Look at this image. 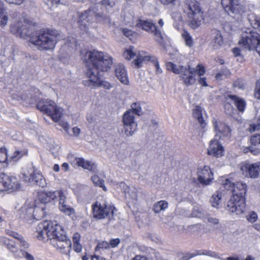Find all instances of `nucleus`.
I'll list each match as a JSON object with an SVG mask.
<instances>
[{
    "mask_svg": "<svg viewBox=\"0 0 260 260\" xmlns=\"http://www.w3.org/2000/svg\"><path fill=\"white\" fill-rule=\"evenodd\" d=\"M6 233L10 236H11L15 239H17L19 238V236H20L19 234H18L17 233L14 232L11 230L7 229L6 230Z\"/></svg>",
    "mask_w": 260,
    "mask_h": 260,
    "instance_id": "nucleus-56",
    "label": "nucleus"
},
{
    "mask_svg": "<svg viewBox=\"0 0 260 260\" xmlns=\"http://www.w3.org/2000/svg\"><path fill=\"white\" fill-rule=\"evenodd\" d=\"M123 33L124 36L127 37H129L130 36H132V31L127 28L123 29Z\"/></svg>",
    "mask_w": 260,
    "mask_h": 260,
    "instance_id": "nucleus-63",
    "label": "nucleus"
},
{
    "mask_svg": "<svg viewBox=\"0 0 260 260\" xmlns=\"http://www.w3.org/2000/svg\"><path fill=\"white\" fill-rule=\"evenodd\" d=\"M198 179L203 185L210 184L213 179V174L210 167L205 166L203 168H199L198 171Z\"/></svg>",
    "mask_w": 260,
    "mask_h": 260,
    "instance_id": "nucleus-14",
    "label": "nucleus"
},
{
    "mask_svg": "<svg viewBox=\"0 0 260 260\" xmlns=\"http://www.w3.org/2000/svg\"><path fill=\"white\" fill-rule=\"evenodd\" d=\"M76 164L78 166L82 167L85 169H87L92 173H96L97 165L94 163L85 160L82 158H76Z\"/></svg>",
    "mask_w": 260,
    "mask_h": 260,
    "instance_id": "nucleus-24",
    "label": "nucleus"
},
{
    "mask_svg": "<svg viewBox=\"0 0 260 260\" xmlns=\"http://www.w3.org/2000/svg\"><path fill=\"white\" fill-rule=\"evenodd\" d=\"M115 75L117 79L123 84H127L128 80L125 68L123 64H118L115 69Z\"/></svg>",
    "mask_w": 260,
    "mask_h": 260,
    "instance_id": "nucleus-25",
    "label": "nucleus"
},
{
    "mask_svg": "<svg viewBox=\"0 0 260 260\" xmlns=\"http://www.w3.org/2000/svg\"><path fill=\"white\" fill-rule=\"evenodd\" d=\"M8 15L7 11L3 8H0V26L5 27L8 21Z\"/></svg>",
    "mask_w": 260,
    "mask_h": 260,
    "instance_id": "nucleus-35",
    "label": "nucleus"
},
{
    "mask_svg": "<svg viewBox=\"0 0 260 260\" xmlns=\"http://www.w3.org/2000/svg\"><path fill=\"white\" fill-rule=\"evenodd\" d=\"M223 43V38L221 33L217 30H213L212 31V40L210 45L214 49H218Z\"/></svg>",
    "mask_w": 260,
    "mask_h": 260,
    "instance_id": "nucleus-26",
    "label": "nucleus"
},
{
    "mask_svg": "<svg viewBox=\"0 0 260 260\" xmlns=\"http://www.w3.org/2000/svg\"><path fill=\"white\" fill-rule=\"evenodd\" d=\"M199 83L203 86L207 87L208 86L206 82V78L204 77H200L199 80Z\"/></svg>",
    "mask_w": 260,
    "mask_h": 260,
    "instance_id": "nucleus-60",
    "label": "nucleus"
},
{
    "mask_svg": "<svg viewBox=\"0 0 260 260\" xmlns=\"http://www.w3.org/2000/svg\"><path fill=\"white\" fill-rule=\"evenodd\" d=\"M228 96L230 99L234 102V104L240 112H243L244 111L246 102L244 99L235 95H229Z\"/></svg>",
    "mask_w": 260,
    "mask_h": 260,
    "instance_id": "nucleus-28",
    "label": "nucleus"
},
{
    "mask_svg": "<svg viewBox=\"0 0 260 260\" xmlns=\"http://www.w3.org/2000/svg\"><path fill=\"white\" fill-rule=\"evenodd\" d=\"M60 190L53 191H40L38 192L37 200L41 203L45 204L54 200L59 194Z\"/></svg>",
    "mask_w": 260,
    "mask_h": 260,
    "instance_id": "nucleus-21",
    "label": "nucleus"
},
{
    "mask_svg": "<svg viewBox=\"0 0 260 260\" xmlns=\"http://www.w3.org/2000/svg\"><path fill=\"white\" fill-rule=\"evenodd\" d=\"M51 244L54 247H56L60 250H64V253H68L70 252L72 243L69 239H68L67 237L66 239H60L58 241L52 240Z\"/></svg>",
    "mask_w": 260,
    "mask_h": 260,
    "instance_id": "nucleus-23",
    "label": "nucleus"
},
{
    "mask_svg": "<svg viewBox=\"0 0 260 260\" xmlns=\"http://www.w3.org/2000/svg\"><path fill=\"white\" fill-rule=\"evenodd\" d=\"M134 112L132 110L127 111L123 116L124 133L126 137L132 136L137 129V123L134 120Z\"/></svg>",
    "mask_w": 260,
    "mask_h": 260,
    "instance_id": "nucleus-10",
    "label": "nucleus"
},
{
    "mask_svg": "<svg viewBox=\"0 0 260 260\" xmlns=\"http://www.w3.org/2000/svg\"><path fill=\"white\" fill-rule=\"evenodd\" d=\"M196 74H197L199 76H201L205 74V70L203 66L198 64L195 69Z\"/></svg>",
    "mask_w": 260,
    "mask_h": 260,
    "instance_id": "nucleus-52",
    "label": "nucleus"
},
{
    "mask_svg": "<svg viewBox=\"0 0 260 260\" xmlns=\"http://www.w3.org/2000/svg\"><path fill=\"white\" fill-rule=\"evenodd\" d=\"M124 192L125 196L126 197V196L128 195V197L132 200V201L137 200L138 195L136 188L127 187L125 189Z\"/></svg>",
    "mask_w": 260,
    "mask_h": 260,
    "instance_id": "nucleus-37",
    "label": "nucleus"
},
{
    "mask_svg": "<svg viewBox=\"0 0 260 260\" xmlns=\"http://www.w3.org/2000/svg\"><path fill=\"white\" fill-rule=\"evenodd\" d=\"M7 154L6 149H0V169L8 166Z\"/></svg>",
    "mask_w": 260,
    "mask_h": 260,
    "instance_id": "nucleus-34",
    "label": "nucleus"
},
{
    "mask_svg": "<svg viewBox=\"0 0 260 260\" xmlns=\"http://www.w3.org/2000/svg\"><path fill=\"white\" fill-rule=\"evenodd\" d=\"M136 55L135 53L133 51L132 49L130 48L126 50L123 54V57L129 60L134 56Z\"/></svg>",
    "mask_w": 260,
    "mask_h": 260,
    "instance_id": "nucleus-47",
    "label": "nucleus"
},
{
    "mask_svg": "<svg viewBox=\"0 0 260 260\" xmlns=\"http://www.w3.org/2000/svg\"><path fill=\"white\" fill-rule=\"evenodd\" d=\"M233 86L235 87H237L238 88H243L244 87V83L243 81L241 79H237L236 80L234 83Z\"/></svg>",
    "mask_w": 260,
    "mask_h": 260,
    "instance_id": "nucleus-54",
    "label": "nucleus"
},
{
    "mask_svg": "<svg viewBox=\"0 0 260 260\" xmlns=\"http://www.w3.org/2000/svg\"><path fill=\"white\" fill-rule=\"evenodd\" d=\"M193 115L194 118L197 119L200 123L202 127H204L206 125L205 121L202 116V109L199 106H197L193 111Z\"/></svg>",
    "mask_w": 260,
    "mask_h": 260,
    "instance_id": "nucleus-32",
    "label": "nucleus"
},
{
    "mask_svg": "<svg viewBox=\"0 0 260 260\" xmlns=\"http://www.w3.org/2000/svg\"><path fill=\"white\" fill-rule=\"evenodd\" d=\"M10 30L17 37L22 38L29 37L28 43L40 51L52 50L58 40L59 34L56 30L43 29L35 31L34 26L25 21L13 24Z\"/></svg>",
    "mask_w": 260,
    "mask_h": 260,
    "instance_id": "nucleus-1",
    "label": "nucleus"
},
{
    "mask_svg": "<svg viewBox=\"0 0 260 260\" xmlns=\"http://www.w3.org/2000/svg\"><path fill=\"white\" fill-rule=\"evenodd\" d=\"M131 110L134 112V114H135L139 116L142 115V109L140 103H133L131 105Z\"/></svg>",
    "mask_w": 260,
    "mask_h": 260,
    "instance_id": "nucleus-42",
    "label": "nucleus"
},
{
    "mask_svg": "<svg viewBox=\"0 0 260 260\" xmlns=\"http://www.w3.org/2000/svg\"><path fill=\"white\" fill-rule=\"evenodd\" d=\"M6 2L9 3V4H14L15 5H20L22 3L24 0H5Z\"/></svg>",
    "mask_w": 260,
    "mask_h": 260,
    "instance_id": "nucleus-62",
    "label": "nucleus"
},
{
    "mask_svg": "<svg viewBox=\"0 0 260 260\" xmlns=\"http://www.w3.org/2000/svg\"><path fill=\"white\" fill-rule=\"evenodd\" d=\"M27 153V150L25 149L23 150H16L13 154L11 156V158L17 160L20 159L23 155H26Z\"/></svg>",
    "mask_w": 260,
    "mask_h": 260,
    "instance_id": "nucleus-43",
    "label": "nucleus"
},
{
    "mask_svg": "<svg viewBox=\"0 0 260 260\" xmlns=\"http://www.w3.org/2000/svg\"><path fill=\"white\" fill-rule=\"evenodd\" d=\"M221 5L229 15L237 20L241 18L245 11L240 0H221Z\"/></svg>",
    "mask_w": 260,
    "mask_h": 260,
    "instance_id": "nucleus-8",
    "label": "nucleus"
},
{
    "mask_svg": "<svg viewBox=\"0 0 260 260\" xmlns=\"http://www.w3.org/2000/svg\"><path fill=\"white\" fill-rule=\"evenodd\" d=\"M35 236L38 240L44 242L49 240L52 243V240L66 239V235L59 224L53 223L51 221L44 220L37 226Z\"/></svg>",
    "mask_w": 260,
    "mask_h": 260,
    "instance_id": "nucleus-4",
    "label": "nucleus"
},
{
    "mask_svg": "<svg viewBox=\"0 0 260 260\" xmlns=\"http://www.w3.org/2000/svg\"><path fill=\"white\" fill-rule=\"evenodd\" d=\"M230 75V71L227 68H223L216 74V79L217 80H222L224 78L228 77Z\"/></svg>",
    "mask_w": 260,
    "mask_h": 260,
    "instance_id": "nucleus-41",
    "label": "nucleus"
},
{
    "mask_svg": "<svg viewBox=\"0 0 260 260\" xmlns=\"http://www.w3.org/2000/svg\"><path fill=\"white\" fill-rule=\"evenodd\" d=\"M180 77L186 86L193 84L196 81L195 69L190 68V66H185Z\"/></svg>",
    "mask_w": 260,
    "mask_h": 260,
    "instance_id": "nucleus-17",
    "label": "nucleus"
},
{
    "mask_svg": "<svg viewBox=\"0 0 260 260\" xmlns=\"http://www.w3.org/2000/svg\"><path fill=\"white\" fill-rule=\"evenodd\" d=\"M248 19L251 25L254 28L257 27L258 24L260 23V17L253 13L248 15Z\"/></svg>",
    "mask_w": 260,
    "mask_h": 260,
    "instance_id": "nucleus-36",
    "label": "nucleus"
},
{
    "mask_svg": "<svg viewBox=\"0 0 260 260\" xmlns=\"http://www.w3.org/2000/svg\"><path fill=\"white\" fill-rule=\"evenodd\" d=\"M80 235L79 234L76 233H75L73 237V243H78L80 240Z\"/></svg>",
    "mask_w": 260,
    "mask_h": 260,
    "instance_id": "nucleus-61",
    "label": "nucleus"
},
{
    "mask_svg": "<svg viewBox=\"0 0 260 260\" xmlns=\"http://www.w3.org/2000/svg\"><path fill=\"white\" fill-rule=\"evenodd\" d=\"M187 14L190 19V25L193 29L199 27L204 20L203 12L199 2L191 1L188 5Z\"/></svg>",
    "mask_w": 260,
    "mask_h": 260,
    "instance_id": "nucleus-7",
    "label": "nucleus"
},
{
    "mask_svg": "<svg viewBox=\"0 0 260 260\" xmlns=\"http://www.w3.org/2000/svg\"><path fill=\"white\" fill-rule=\"evenodd\" d=\"M217 137L219 136L216 135L215 138L210 142L208 154L218 157L223 155V147L219 142Z\"/></svg>",
    "mask_w": 260,
    "mask_h": 260,
    "instance_id": "nucleus-16",
    "label": "nucleus"
},
{
    "mask_svg": "<svg viewBox=\"0 0 260 260\" xmlns=\"http://www.w3.org/2000/svg\"><path fill=\"white\" fill-rule=\"evenodd\" d=\"M241 170L246 177L256 178L260 174V161L245 164L241 167Z\"/></svg>",
    "mask_w": 260,
    "mask_h": 260,
    "instance_id": "nucleus-13",
    "label": "nucleus"
},
{
    "mask_svg": "<svg viewBox=\"0 0 260 260\" xmlns=\"http://www.w3.org/2000/svg\"><path fill=\"white\" fill-rule=\"evenodd\" d=\"M168 207V203L167 201L161 200L154 204L153 210L156 213H158L161 211L165 210Z\"/></svg>",
    "mask_w": 260,
    "mask_h": 260,
    "instance_id": "nucleus-31",
    "label": "nucleus"
},
{
    "mask_svg": "<svg viewBox=\"0 0 260 260\" xmlns=\"http://www.w3.org/2000/svg\"><path fill=\"white\" fill-rule=\"evenodd\" d=\"M177 0H159L160 3L165 6H174Z\"/></svg>",
    "mask_w": 260,
    "mask_h": 260,
    "instance_id": "nucleus-55",
    "label": "nucleus"
},
{
    "mask_svg": "<svg viewBox=\"0 0 260 260\" xmlns=\"http://www.w3.org/2000/svg\"><path fill=\"white\" fill-rule=\"evenodd\" d=\"M222 185L227 190H232L233 196L228 202L226 207L231 213L240 215L243 213L245 208V198L247 185L242 182L235 183L231 178L223 181Z\"/></svg>",
    "mask_w": 260,
    "mask_h": 260,
    "instance_id": "nucleus-3",
    "label": "nucleus"
},
{
    "mask_svg": "<svg viewBox=\"0 0 260 260\" xmlns=\"http://www.w3.org/2000/svg\"><path fill=\"white\" fill-rule=\"evenodd\" d=\"M213 124L216 135H218L219 137H217L218 139H220L222 137L230 138L231 136V129L230 127L221 121H218L216 120H213Z\"/></svg>",
    "mask_w": 260,
    "mask_h": 260,
    "instance_id": "nucleus-18",
    "label": "nucleus"
},
{
    "mask_svg": "<svg viewBox=\"0 0 260 260\" xmlns=\"http://www.w3.org/2000/svg\"><path fill=\"white\" fill-rule=\"evenodd\" d=\"M221 192L219 191L215 192L211 197L210 202L212 207L217 209L218 206L221 203Z\"/></svg>",
    "mask_w": 260,
    "mask_h": 260,
    "instance_id": "nucleus-33",
    "label": "nucleus"
},
{
    "mask_svg": "<svg viewBox=\"0 0 260 260\" xmlns=\"http://www.w3.org/2000/svg\"><path fill=\"white\" fill-rule=\"evenodd\" d=\"M110 248V245L108 242L106 241H101L99 242L98 245L95 248V251L100 250V249H108Z\"/></svg>",
    "mask_w": 260,
    "mask_h": 260,
    "instance_id": "nucleus-46",
    "label": "nucleus"
},
{
    "mask_svg": "<svg viewBox=\"0 0 260 260\" xmlns=\"http://www.w3.org/2000/svg\"><path fill=\"white\" fill-rule=\"evenodd\" d=\"M73 249L76 252L79 253L81 251L82 246L79 242L73 243Z\"/></svg>",
    "mask_w": 260,
    "mask_h": 260,
    "instance_id": "nucleus-59",
    "label": "nucleus"
},
{
    "mask_svg": "<svg viewBox=\"0 0 260 260\" xmlns=\"http://www.w3.org/2000/svg\"><path fill=\"white\" fill-rule=\"evenodd\" d=\"M115 207L108 206L106 203L96 202L92 205L93 217L98 219L106 218L110 219L114 214Z\"/></svg>",
    "mask_w": 260,
    "mask_h": 260,
    "instance_id": "nucleus-9",
    "label": "nucleus"
},
{
    "mask_svg": "<svg viewBox=\"0 0 260 260\" xmlns=\"http://www.w3.org/2000/svg\"><path fill=\"white\" fill-rule=\"evenodd\" d=\"M205 221L209 223L210 225L216 226V228L219 224V219L210 215H207L204 218Z\"/></svg>",
    "mask_w": 260,
    "mask_h": 260,
    "instance_id": "nucleus-38",
    "label": "nucleus"
},
{
    "mask_svg": "<svg viewBox=\"0 0 260 260\" xmlns=\"http://www.w3.org/2000/svg\"><path fill=\"white\" fill-rule=\"evenodd\" d=\"M91 179L95 185L102 187L104 191H106L107 189L105 186L104 181L103 179H101L98 176L94 175L91 177Z\"/></svg>",
    "mask_w": 260,
    "mask_h": 260,
    "instance_id": "nucleus-39",
    "label": "nucleus"
},
{
    "mask_svg": "<svg viewBox=\"0 0 260 260\" xmlns=\"http://www.w3.org/2000/svg\"><path fill=\"white\" fill-rule=\"evenodd\" d=\"M100 3L107 10L112 8L115 5L114 2L110 0H103Z\"/></svg>",
    "mask_w": 260,
    "mask_h": 260,
    "instance_id": "nucleus-48",
    "label": "nucleus"
},
{
    "mask_svg": "<svg viewBox=\"0 0 260 260\" xmlns=\"http://www.w3.org/2000/svg\"><path fill=\"white\" fill-rule=\"evenodd\" d=\"M182 36L185 42L186 45L189 47H191L193 44L192 40L189 34L187 32H184Z\"/></svg>",
    "mask_w": 260,
    "mask_h": 260,
    "instance_id": "nucleus-45",
    "label": "nucleus"
},
{
    "mask_svg": "<svg viewBox=\"0 0 260 260\" xmlns=\"http://www.w3.org/2000/svg\"><path fill=\"white\" fill-rule=\"evenodd\" d=\"M185 66L181 65H177L171 62H168L166 63V69L167 70L171 71L176 74H181Z\"/></svg>",
    "mask_w": 260,
    "mask_h": 260,
    "instance_id": "nucleus-29",
    "label": "nucleus"
},
{
    "mask_svg": "<svg viewBox=\"0 0 260 260\" xmlns=\"http://www.w3.org/2000/svg\"><path fill=\"white\" fill-rule=\"evenodd\" d=\"M90 20V16L88 15V11H84L79 16L78 21L79 26L81 30L86 31L88 28Z\"/></svg>",
    "mask_w": 260,
    "mask_h": 260,
    "instance_id": "nucleus-27",
    "label": "nucleus"
},
{
    "mask_svg": "<svg viewBox=\"0 0 260 260\" xmlns=\"http://www.w3.org/2000/svg\"><path fill=\"white\" fill-rule=\"evenodd\" d=\"M59 198V209L60 211L67 215L70 216L75 213V210L66 204V197L62 190H60Z\"/></svg>",
    "mask_w": 260,
    "mask_h": 260,
    "instance_id": "nucleus-20",
    "label": "nucleus"
},
{
    "mask_svg": "<svg viewBox=\"0 0 260 260\" xmlns=\"http://www.w3.org/2000/svg\"><path fill=\"white\" fill-rule=\"evenodd\" d=\"M21 188V184L17 178L13 176L7 175V191L12 192L17 191Z\"/></svg>",
    "mask_w": 260,
    "mask_h": 260,
    "instance_id": "nucleus-22",
    "label": "nucleus"
},
{
    "mask_svg": "<svg viewBox=\"0 0 260 260\" xmlns=\"http://www.w3.org/2000/svg\"><path fill=\"white\" fill-rule=\"evenodd\" d=\"M45 209L44 207H36L34 209L30 208L28 209V211L30 212V211H32L33 217L36 220H40L45 215L46 212L45 211Z\"/></svg>",
    "mask_w": 260,
    "mask_h": 260,
    "instance_id": "nucleus-30",
    "label": "nucleus"
},
{
    "mask_svg": "<svg viewBox=\"0 0 260 260\" xmlns=\"http://www.w3.org/2000/svg\"><path fill=\"white\" fill-rule=\"evenodd\" d=\"M58 125L62 127L64 130L68 133V131L69 129V125L68 122L64 121H59Z\"/></svg>",
    "mask_w": 260,
    "mask_h": 260,
    "instance_id": "nucleus-58",
    "label": "nucleus"
},
{
    "mask_svg": "<svg viewBox=\"0 0 260 260\" xmlns=\"http://www.w3.org/2000/svg\"><path fill=\"white\" fill-rule=\"evenodd\" d=\"M23 177L24 181L32 185L44 187L46 184L44 177L40 171L37 170H33L29 176L24 174Z\"/></svg>",
    "mask_w": 260,
    "mask_h": 260,
    "instance_id": "nucleus-12",
    "label": "nucleus"
},
{
    "mask_svg": "<svg viewBox=\"0 0 260 260\" xmlns=\"http://www.w3.org/2000/svg\"><path fill=\"white\" fill-rule=\"evenodd\" d=\"M0 244L5 246L9 249L13 254V256L16 258V257H20L21 255V250L17 249L16 248L15 242L5 237H0Z\"/></svg>",
    "mask_w": 260,
    "mask_h": 260,
    "instance_id": "nucleus-19",
    "label": "nucleus"
},
{
    "mask_svg": "<svg viewBox=\"0 0 260 260\" xmlns=\"http://www.w3.org/2000/svg\"><path fill=\"white\" fill-rule=\"evenodd\" d=\"M20 254L21 255L20 257H16V258L25 257L26 260H35L34 256L27 251L21 250V253Z\"/></svg>",
    "mask_w": 260,
    "mask_h": 260,
    "instance_id": "nucleus-49",
    "label": "nucleus"
},
{
    "mask_svg": "<svg viewBox=\"0 0 260 260\" xmlns=\"http://www.w3.org/2000/svg\"><path fill=\"white\" fill-rule=\"evenodd\" d=\"M7 174L2 173L0 174V191H7Z\"/></svg>",
    "mask_w": 260,
    "mask_h": 260,
    "instance_id": "nucleus-40",
    "label": "nucleus"
},
{
    "mask_svg": "<svg viewBox=\"0 0 260 260\" xmlns=\"http://www.w3.org/2000/svg\"><path fill=\"white\" fill-rule=\"evenodd\" d=\"M145 52H142L140 53L139 56H137V59H136L135 61V64L138 67L140 68L142 66L141 63L143 61H150L152 62L155 68L156 72L157 74H160L162 73V70L160 68L159 66L158 61L157 58L155 56H150V55H144Z\"/></svg>",
    "mask_w": 260,
    "mask_h": 260,
    "instance_id": "nucleus-15",
    "label": "nucleus"
},
{
    "mask_svg": "<svg viewBox=\"0 0 260 260\" xmlns=\"http://www.w3.org/2000/svg\"><path fill=\"white\" fill-rule=\"evenodd\" d=\"M246 218L249 222H254L257 219V214L255 212L252 211L247 216Z\"/></svg>",
    "mask_w": 260,
    "mask_h": 260,
    "instance_id": "nucleus-51",
    "label": "nucleus"
},
{
    "mask_svg": "<svg viewBox=\"0 0 260 260\" xmlns=\"http://www.w3.org/2000/svg\"><path fill=\"white\" fill-rule=\"evenodd\" d=\"M17 239H18L20 241L21 246L23 247L24 249L28 248V243L25 240H24V239L21 235H20L19 236V238H17Z\"/></svg>",
    "mask_w": 260,
    "mask_h": 260,
    "instance_id": "nucleus-53",
    "label": "nucleus"
},
{
    "mask_svg": "<svg viewBox=\"0 0 260 260\" xmlns=\"http://www.w3.org/2000/svg\"><path fill=\"white\" fill-rule=\"evenodd\" d=\"M238 43L249 50H255L260 56V35L257 32L249 30L242 32Z\"/></svg>",
    "mask_w": 260,
    "mask_h": 260,
    "instance_id": "nucleus-6",
    "label": "nucleus"
},
{
    "mask_svg": "<svg viewBox=\"0 0 260 260\" xmlns=\"http://www.w3.org/2000/svg\"><path fill=\"white\" fill-rule=\"evenodd\" d=\"M37 107L38 109L50 116L54 122L58 121L62 115V109L57 106L51 100H41L38 103Z\"/></svg>",
    "mask_w": 260,
    "mask_h": 260,
    "instance_id": "nucleus-5",
    "label": "nucleus"
},
{
    "mask_svg": "<svg viewBox=\"0 0 260 260\" xmlns=\"http://www.w3.org/2000/svg\"><path fill=\"white\" fill-rule=\"evenodd\" d=\"M119 239L116 238L111 240L109 244L110 245V247L111 246V247H115L119 244Z\"/></svg>",
    "mask_w": 260,
    "mask_h": 260,
    "instance_id": "nucleus-57",
    "label": "nucleus"
},
{
    "mask_svg": "<svg viewBox=\"0 0 260 260\" xmlns=\"http://www.w3.org/2000/svg\"><path fill=\"white\" fill-rule=\"evenodd\" d=\"M250 142L253 145L260 144V131L251 137Z\"/></svg>",
    "mask_w": 260,
    "mask_h": 260,
    "instance_id": "nucleus-44",
    "label": "nucleus"
},
{
    "mask_svg": "<svg viewBox=\"0 0 260 260\" xmlns=\"http://www.w3.org/2000/svg\"><path fill=\"white\" fill-rule=\"evenodd\" d=\"M72 131L74 136H78L80 133V129L77 127H74L72 128Z\"/></svg>",
    "mask_w": 260,
    "mask_h": 260,
    "instance_id": "nucleus-64",
    "label": "nucleus"
},
{
    "mask_svg": "<svg viewBox=\"0 0 260 260\" xmlns=\"http://www.w3.org/2000/svg\"><path fill=\"white\" fill-rule=\"evenodd\" d=\"M137 25L138 27L142 28L143 30L153 33L155 41L159 44L162 43L163 37L161 31L157 28L152 21L150 20H139Z\"/></svg>",
    "mask_w": 260,
    "mask_h": 260,
    "instance_id": "nucleus-11",
    "label": "nucleus"
},
{
    "mask_svg": "<svg viewBox=\"0 0 260 260\" xmlns=\"http://www.w3.org/2000/svg\"><path fill=\"white\" fill-rule=\"evenodd\" d=\"M84 61L88 63L86 72L88 79L83 81L85 86L92 88L103 87L107 89L112 87L110 84L103 80L100 75V72H107L111 68L113 60L110 55L95 50L89 51L84 55Z\"/></svg>",
    "mask_w": 260,
    "mask_h": 260,
    "instance_id": "nucleus-2",
    "label": "nucleus"
},
{
    "mask_svg": "<svg viewBox=\"0 0 260 260\" xmlns=\"http://www.w3.org/2000/svg\"><path fill=\"white\" fill-rule=\"evenodd\" d=\"M28 93H25L24 94H21L19 95H17L13 94V98L16 99L18 101H27L29 99V96H28Z\"/></svg>",
    "mask_w": 260,
    "mask_h": 260,
    "instance_id": "nucleus-50",
    "label": "nucleus"
}]
</instances>
